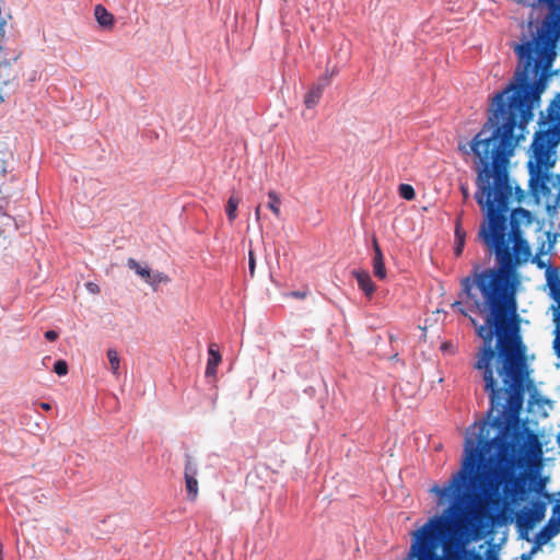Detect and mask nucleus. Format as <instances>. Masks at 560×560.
I'll list each match as a JSON object with an SVG mask.
<instances>
[{
    "mask_svg": "<svg viewBox=\"0 0 560 560\" xmlns=\"http://www.w3.org/2000/svg\"><path fill=\"white\" fill-rule=\"evenodd\" d=\"M560 533V504L557 503L552 508V515L547 524L536 534L538 545L547 544L551 538Z\"/></svg>",
    "mask_w": 560,
    "mask_h": 560,
    "instance_id": "nucleus-5",
    "label": "nucleus"
},
{
    "mask_svg": "<svg viewBox=\"0 0 560 560\" xmlns=\"http://www.w3.org/2000/svg\"><path fill=\"white\" fill-rule=\"evenodd\" d=\"M170 281V278L160 271L151 272L150 278L147 280V283L153 288V290H156L158 285L160 283H166Z\"/></svg>",
    "mask_w": 560,
    "mask_h": 560,
    "instance_id": "nucleus-19",
    "label": "nucleus"
},
{
    "mask_svg": "<svg viewBox=\"0 0 560 560\" xmlns=\"http://www.w3.org/2000/svg\"><path fill=\"white\" fill-rule=\"evenodd\" d=\"M54 372L59 375L63 376L68 373V364L65 360H58L54 364Z\"/></svg>",
    "mask_w": 560,
    "mask_h": 560,
    "instance_id": "nucleus-23",
    "label": "nucleus"
},
{
    "mask_svg": "<svg viewBox=\"0 0 560 560\" xmlns=\"http://www.w3.org/2000/svg\"><path fill=\"white\" fill-rule=\"evenodd\" d=\"M537 523L538 522H534V515L530 508H524L516 516V526L521 533V537L526 538L527 540L528 532L533 529Z\"/></svg>",
    "mask_w": 560,
    "mask_h": 560,
    "instance_id": "nucleus-8",
    "label": "nucleus"
},
{
    "mask_svg": "<svg viewBox=\"0 0 560 560\" xmlns=\"http://www.w3.org/2000/svg\"><path fill=\"white\" fill-rule=\"evenodd\" d=\"M492 504L495 506V508H499L501 506L502 502H503V499L501 498L500 494H495L494 498L491 500Z\"/></svg>",
    "mask_w": 560,
    "mask_h": 560,
    "instance_id": "nucleus-32",
    "label": "nucleus"
},
{
    "mask_svg": "<svg viewBox=\"0 0 560 560\" xmlns=\"http://www.w3.org/2000/svg\"><path fill=\"white\" fill-rule=\"evenodd\" d=\"M547 284L549 287V296L560 306V277L550 269L547 270Z\"/></svg>",
    "mask_w": 560,
    "mask_h": 560,
    "instance_id": "nucleus-12",
    "label": "nucleus"
},
{
    "mask_svg": "<svg viewBox=\"0 0 560 560\" xmlns=\"http://www.w3.org/2000/svg\"><path fill=\"white\" fill-rule=\"evenodd\" d=\"M256 219L259 220L260 218V206H257L255 209Z\"/></svg>",
    "mask_w": 560,
    "mask_h": 560,
    "instance_id": "nucleus-37",
    "label": "nucleus"
},
{
    "mask_svg": "<svg viewBox=\"0 0 560 560\" xmlns=\"http://www.w3.org/2000/svg\"><path fill=\"white\" fill-rule=\"evenodd\" d=\"M127 266L140 276L145 282L150 278L151 270L141 266L135 258H128Z\"/></svg>",
    "mask_w": 560,
    "mask_h": 560,
    "instance_id": "nucleus-16",
    "label": "nucleus"
},
{
    "mask_svg": "<svg viewBox=\"0 0 560 560\" xmlns=\"http://www.w3.org/2000/svg\"><path fill=\"white\" fill-rule=\"evenodd\" d=\"M353 276L358 281L360 289L368 295L372 296L375 291V285L371 279V276L365 270H354Z\"/></svg>",
    "mask_w": 560,
    "mask_h": 560,
    "instance_id": "nucleus-10",
    "label": "nucleus"
},
{
    "mask_svg": "<svg viewBox=\"0 0 560 560\" xmlns=\"http://www.w3.org/2000/svg\"><path fill=\"white\" fill-rule=\"evenodd\" d=\"M45 338L49 341H55L58 338V334L55 330H47L45 332Z\"/></svg>",
    "mask_w": 560,
    "mask_h": 560,
    "instance_id": "nucleus-29",
    "label": "nucleus"
},
{
    "mask_svg": "<svg viewBox=\"0 0 560 560\" xmlns=\"http://www.w3.org/2000/svg\"><path fill=\"white\" fill-rule=\"evenodd\" d=\"M268 197L270 201L268 202V208L276 217H280V198L275 190H270L268 192Z\"/></svg>",
    "mask_w": 560,
    "mask_h": 560,
    "instance_id": "nucleus-20",
    "label": "nucleus"
},
{
    "mask_svg": "<svg viewBox=\"0 0 560 560\" xmlns=\"http://www.w3.org/2000/svg\"><path fill=\"white\" fill-rule=\"evenodd\" d=\"M241 199L235 195H232L228 200L225 211L230 222H233L237 217V207Z\"/></svg>",
    "mask_w": 560,
    "mask_h": 560,
    "instance_id": "nucleus-17",
    "label": "nucleus"
},
{
    "mask_svg": "<svg viewBox=\"0 0 560 560\" xmlns=\"http://www.w3.org/2000/svg\"><path fill=\"white\" fill-rule=\"evenodd\" d=\"M459 189H460V192L463 195L464 201L468 200V198H469V189H468L467 185L462 184L459 186Z\"/></svg>",
    "mask_w": 560,
    "mask_h": 560,
    "instance_id": "nucleus-30",
    "label": "nucleus"
},
{
    "mask_svg": "<svg viewBox=\"0 0 560 560\" xmlns=\"http://www.w3.org/2000/svg\"><path fill=\"white\" fill-rule=\"evenodd\" d=\"M373 248H374L373 272H374L375 277L383 280L386 277V269H385V264H384V257H383V254H382V250L377 243L376 237H373Z\"/></svg>",
    "mask_w": 560,
    "mask_h": 560,
    "instance_id": "nucleus-9",
    "label": "nucleus"
},
{
    "mask_svg": "<svg viewBox=\"0 0 560 560\" xmlns=\"http://www.w3.org/2000/svg\"><path fill=\"white\" fill-rule=\"evenodd\" d=\"M94 15H95L97 23L101 26L107 27V26H112L114 24V15L112 13H109L106 10V8L103 7L102 4H97L94 8Z\"/></svg>",
    "mask_w": 560,
    "mask_h": 560,
    "instance_id": "nucleus-13",
    "label": "nucleus"
},
{
    "mask_svg": "<svg viewBox=\"0 0 560 560\" xmlns=\"http://www.w3.org/2000/svg\"><path fill=\"white\" fill-rule=\"evenodd\" d=\"M208 353H209V359H208L207 368H206V376H208V377L215 376L217 368L222 360L221 354H220L219 350L217 349L215 343H210Z\"/></svg>",
    "mask_w": 560,
    "mask_h": 560,
    "instance_id": "nucleus-11",
    "label": "nucleus"
},
{
    "mask_svg": "<svg viewBox=\"0 0 560 560\" xmlns=\"http://www.w3.org/2000/svg\"><path fill=\"white\" fill-rule=\"evenodd\" d=\"M336 71L332 70L330 74L323 75L317 83L313 84L304 96V104L307 108L316 106L322 98L324 89L329 84L330 78L335 75Z\"/></svg>",
    "mask_w": 560,
    "mask_h": 560,
    "instance_id": "nucleus-6",
    "label": "nucleus"
},
{
    "mask_svg": "<svg viewBox=\"0 0 560 560\" xmlns=\"http://www.w3.org/2000/svg\"><path fill=\"white\" fill-rule=\"evenodd\" d=\"M40 408L47 411L51 409V406L48 402H40Z\"/></svg>",
    "mask_w": 560,
    "mask_h": 560,
    "instance_id": "nucleus-36",
    "label": "nucleus"
},
{
    "mask_svg": "<svg viewBox=\"0 0 560 560\" xmlns=\"http://www.w3.org/2000/svg\"><path fill=\"white\" fill-rule=\"evenodd\" d=\"M447 529L444 517L434 516L415 532V540L405 560H444L438 555V548Z\"/></svg>",
    "mask_w": 560,
    "mask_h": 560,
    "instance_id": "nucleus-3",
    "label": "nucleus"
},
{
    "mask_svg": "<svg viewBox=\"0 0 560 560\" xmlns=\"http://www.w3.org/2000/svg\"><path fill=\"white\" fill-rule=\"evenodd\" d=\"M398 192L399 196L406 200H413L416 197V191L409 184H400L398 187Z\"/></svg>",
    "mask_w": 560,
    "mask_h": 560,
    "instance_id": "nucleus-22",
    "label": "nucleus"
},
{
    "mask_svg": "<svg viewBox=\"0 0 560 560\" xmlns=\"http://www.w3.org/2000/svg\"><path fill=\"white\" fill-rule=\"evenodd\" d=\"M530 510L533 511L534 522H541L545 518L547 504L544 501H534Z\"/></svg>",
    "mask_w": 560,
    "mask_h": 560,
    "instance_id": "nucleus-18",
    "label": "nucleus"
},
{
    "mask_svg": "<svg viewBox=\"0 0 560 560\" xmlns=\"http://www.w3.org/2000/svg\"><path fill=\"white\" fill-rule=\"evenodd\" d=\"M547 236H548V241L550 243V247L553 245V242H555V238H556V234H551L550 232L547 233Z\"/></svg>",
    "mask_w": 560,
    "mask_h": 560,
    "instance_id": "nucleus-34",
    "label": "nucleus"
},
{
    "mask_svg": "<svg viewBox=\"0 0 560 560\" xmlns=\"http://www.w3.org/2000/svg\"><path fill=\"white\" fill-rule=\"evenodd\" d=\"M517 266H497L479 270L460 280L459 301L452 304L469 317L481 339L474 369L478 372L489 398V410L481 422L467 430L460 469L444 487L434 486L431 492L440 500L454 497L447 509L450 516L463 513L470 489L483 477L488 465L498 463L497 487L505 482L506 502L524 501L533 491L528 481L536 480L541 468L514 476L510 472L517 458L526 455L529 442L536 436L520 423L526 392L533 386L527 347L522 336V319L517 312L515 269Z\"/></svg>",
    "mask_w": 560,
    "mask_h": 560,
    "instance_id": "nucleus-1",
    "label": "nucleus"
},
{
    "mask_svg": "<svg viewBox=\"0 0 560 560\" xmlns=\"http://www.w3.org/2000/svg\"><path fill=\"white\" fill-rule=\"evenodd\" d=\"M546 480H547L546 478L540 477V472H539L536 480H530V486H532L533 491L540 492L546 486Z\"/></svg>",
    "mask_w": 560,
    "mask_h": 560,
    "instance_id": "nucleus-24",
    "label": "nucleus"
},
{
    "mask_svg": "<svg viewBox=\"0 0 560 560\" xmlns=\"http://www.w3.org/2000/svg\"><path fill=\"white\" fill-rule=\"evenodd\" d=\"M560 143V126L550 124L546 129L535 132L528 150L527 168L529 173V188L532 194L539 198L549 197L552 187L557 185L549 171L557 162L556 149Z\"/></svg>",
    "mask_w": 560,
    "mask_h": 560,
    "instance_id": "nucleus-2",
    "label": "nucleus"
},
{
    "mask_svg": "<svg viewBox=\"0 0 560 560\" xmlns=\"http://www.w3.org/2000/svg\"><path fill=\"white\" fill-rule=\"evenodd\" d=\"M107 358L110 364V370L114 375H118L120 359L118 352L115 349L107 350Z\"/></svg>",
    "mask_w": 560,
    "mask_h": 560,
    "instance_id": "nucleus-21",
    "label": "nucleus"
},
{
    "mask_svg": "<svg viewBox=\"0 0 560 560\" xmlns=\"http://www.w3.org/2000/svg\"><path fill=\"white\" fill-rule=\"evenodd\" d=\"M466 232L462 228L460 219H457L455 225V255L460 256L465 246Z\"/></svg>",
    "mask_w": 560,
    "mask_h": 560,
    "instance_id": "nucleus-15",
    "label": "nucleus"
},
{
    "mask_svg": "<svg viewBox=\"0 0 560 560\" xmlns=\"http://www.w3.org/2000/svg\"><path fill=\"white\" fill-rule=\"evenodd\" d=\"M537 523L538 522H534V515L530 508H524L516 516V526L521 533V537L526 538L527 540L528 532L533 529Z\"/></svg>",
    "mask_w": 560,
    "mask_h": 560,
    "instance_id": "nucleus-7",
    "label": "nucleus"
},
{
    "mask_svg": "<svg viewBox=\"0 0 560 560\" xmlns=\"http://www.w3.org/2000/svg\"><path fill=\"white\" fill-rule=\"evenodd\" d=\"M308 292L306 290L304 291H292L289 293V296L303 300L307 296Z\"/></svg>",
    "mask_w": 560,
    "mask_h": 560,
    "instance_id": "nucleus-28",
    "label": "nucleus"
},
{
    "mask_svg": "<svg viewBox=\"0 0 560 560\" xmlns=\"http://www.w3.org/2000/svg\"><path fill=\"white\" fill-rule=\"evenodd\" d=\"M533 262L536 264V266L538 268H545L546 267V262L544 260L540 259V257L538 255H536L534 258H533Z\"/></svg>",
    "mask_w": 560,
    "mask_h": 560,
    "instance_id": "nucleus-31",
    "label": "nucleus"
},
{
    "mask_svg": "<svg viewBox=\"0 0 560 560\" xmlns=\"http://www.w3.org/2000/svg\"><path fill=\"white\" fill-rule=\"evenodd\" d=\"M551 308L555 322L553 349L557 357L560 358V306H552Z\"/></svg>",
    "mask_w": 560,
    "mask_h": 560,
    "instance_id": "nucleus-14",
    "label": "nucleus"
},
{
    "mask_svg": "<svg viewBox=\"0 0 560 560\" xmlns=\"http://www.w3.org/2000/svg\"><path fill=\"white\" fill-rule=\"evenodd\" d=\"M5 173H7L5 161L2 158H0V176L5 175Z\"/></svg>",
    "mask_w": 560,
    "mask_h": 560,
    "instance_id": "nucleus-33",
    "label": "nucleus"
},
{
    "mask_svg": "<svg viewBox=\"0 0 560 560\" xmlns=\"http://www.w3.org/2000/svg\"><path fill=\"white\" fill-rule=\"evenodd\" d=\"M544 254H545V243H542V244L538 247V252H537V254H536V255H538V256L540 257V256H541V255H544Z\"/></svg>",
    "mask_w": 560,
    "mask_h": 560,
    "instance_id": "nucleus-35",
    "label": "nucleus"
},
{
    "mask_svg": "<svg viewBox=\"0 0 560 560\" xmlns=\"http://www.w3.org/2000/svg\"><path fill=\"white\" fill-rule=\"evenodd\" d=\"M541 546L542 545H538V539L535 538V545L532 547L529 552L523 553L521 556V560H530L533 555L536 553Z\"/></svg>",
    "mask_w": 560,
    "mask_h": 560,
    "instance_id": "nucleus-26",
    "label": "nucleus"
},
{
    "mask_svg": "<svg viewBox=\"0 0 560 560\" xmlns=\"http://www.w3.org/2000/svg\"><path fill=\"white\" fill-rule=\"evenodd\" d=\"M474 560H482L481 556L478 553L474 555Z\"/></svg>",
    "mask_w": 560,
    "mask_h": 560,
    "instance_id": "nucleus-38",
    "label": "nucleus"
},
{
    "mask_svg": "<svg viewBox=\"0 0 560 560\" xmlns=\"http://www.w3.org/2000/svg\"><path fill=\"white\" fill-rule=\"evenodd\" d=\"M198 465L194 460L192 456L189 454L185 455V468H184V478H185V487L187 491V499L190 501H195L198 498Z\"/></svg>",
    "mask_w": 560,
    "mask_h": 560,
    "instance_id": "nucleus-4",
    "label": "nucleus"
},
{
    "mask_svg": "<svg viewBox=\"0 0 560 560\" xmlns=\"http://www.w3.org/2000/svg\"><path fill=\"white\" fill-rule=\"evenodd\" d=\"M256 258L254 252L250 249L248 253V270L250 277L255 276Z\"/></svg>",
    "mask_w": 560,
    "mask_h": 560,
    "instance_id": "nucleus-25",
    "label": "nucleus"
},
{
    "mask_svg": "<svg viewBox=\"0 0 560 560\" xmlns=\"http://www.w3.org/2000/svg\"><path fill=\"white\" fill-rule=\"evenodd\" d=\"M86 290L92 294H98L100 293V287L94 282H86L85 283Z\"/></svg>",
    "mask_w": 560,
    "mask_h": 560,
    "instance_id": "nucleus-27",
    "label": "nucleus"
}]
</instances>
